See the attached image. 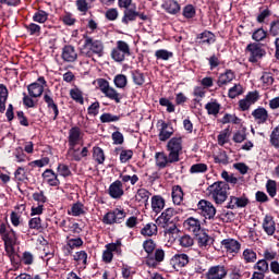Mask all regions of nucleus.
Here are the masks:
<instances>
[{"label":"nucleus","instance_id":"nucleus-1","mask_svg":"<svg viewBox=\"0 0 279 279\" xmlns=\"http://www.w3.org/2000/svg\"><path fill=\"white\" fill-rule=\"evenodd\" d=\"M82 56L86 58H101L104 56V41L86 36L81 48Z\"/></svg>","mask_w":279,"mask_h":279},{"label":"nucleus","instance_id":"nucleus-2","mask_svg":"<svg viewBox=\"0 0 279 279\" xmlns=\"http://www.w3.org/2000/svg\"><path fill=\"white\" fill-rule=\"evenodd\" d=\"M0 235L2 241L4 242V250L12 258L14 256V246L16 245V232L14 230L10 229V227L5 226V223L0 225Z\"/></svg>","mask_w":279,"mask_h":279},{"label":"nucleus","instance_id":"nucleus-3","mask_svg":"<svg viewBox=\"0 0 279 279\" xmlns=\"http://www.w3.org/2000/svg\"><path fill=\"white\" fill-rule=\"evenodd\" d=\"M207 191L216 204H223L228 199V183L226 182H215L208 186Z\"/></svg>","mask_w":279,"mask_h":279},{"label":"nucleus","instance_id":"nucleus-4","mask_svg":"<svg viewBox=\"0 0 279 279\" xmlns=\"http://www.w3.org/2000/svg\"><path fill=\"white\" fill-rule=\"evenodd\" d=\"M130 54V45L123 40H118L116 47L111 51V58L114 62H123L125 57Z\"/></svg>","mask_w":279,"mask_h":279},{"label":"nucleus","instance_id":"nucleus-5","mask_svg":"<svg viewBox=\"0 0 279 279\" xmlns=\"http://www.w3.org/2000/svg\"><path fill=\"white\" fill-rule=\"evenodd\" d=\"M246 53H248V62L256 64V62L265 58L267 51L263 49V46H260V44L253 43L247 45Z\"/></svg>","mask_w":279,"mask_h":279},{"label":"nucleus","instance_id":"nucleus-6","mask_svg":"<svg viewBox=\"0 0 279 279\" xmlns=\"http://www.w3.org/2000/svg\"><path fill=\"white\" fill-rule=\"evenodd\" d=\"M167 151L170 158H174L177 162H180V153L182 151V136L170 138L167 144Z\"/></svg>","mask_w":279,"mask_h":279},{"label":"nucleus","instance_id":"nucleus-7","mask_svg":"<svg viewBox=\"0 0 279 279\" xmlns=\"http://www.w3.org/2000/svg\"><path fill=\"white\" fill-rule=\"evenodd\" d=\"M125 210L123 209H114L112 211L107 213L102 217V223L106 226H114V223H123V219H125Z\"/></svg>","mask_w":279,"mask_h":279},{"label":"nucleus","instance_id":"nucleus-8","mask_svg":"<svg viewBox=\"0 0 279 279\" xmlns=\"http://www.w3.org/2000/svg\"><path fill=\"white\" fill-rule=\"evenodd\" d=\"M106 250L102 253L104 263H112L114 254L121 255V240H117L114 243L106 244Z\"/></svg>","mask_w":279,"mask_h":279},{"label":"nucleus","instance_id":"nucleus-9","mask_svg":"<svg viewBox=\"0 0 279 279\" xmlns=\"http://www.w3.org/2000/svg\"><path fill=\"white\" fill-rule=\"evenodd\" d=\"M197 208L199 214L205 217V219H215V215H217V209L213 205V203L208 201H199L197 204Z\"/></svg>","mask_w":279,"mask_h":279},{"label":"nucleus","instance_id":"nucleus-10","mask_svg":"<svg viewBox=\"0 0 279 279\" xmlns=\"http://www.w3.org/2000/svg\"><path fill=\"white\" fill-rule=\"evenodd\" d=\"M155 162L158 169H167V167H171L174 162H178L171 155H167L165 153H156Z\"/></svg>","mask_w":279,"mask_h":279},{"label":"nucleus","instance_id":"nucleus-11","mask_svg":"<svg viewBox=\"0 0 279 279\" xmlns=\"http://www.w3.org/2000/svg\"><path fill=\"white\" fill-rule=\"evenodd\" d=\"M228 276V269L223 265L213 266L206 274L207 279H223Z\"/></svg>","mask_w":279,"mask_h":279},{"label":"nucleus","instance_id":"nucleus-12","mask_svg":"<svg viewBox=\"0 0 279 279\" xmlns=\"http://www.w3.org/2000/svg\"><path fill=\"white\" fill-rule=\"evenodd\" d=\"M82 141H83L82 129H80V126H74L70 129L69 136H68L69 147H75L76 145H80Z\"/></svg>","mask_w":279,"mask_h":279},{"label":"nucleus","instance_id":"nucleus-13","mask_svg":"<svg viewBox=\"0 0 279 279\" xmlns=\"http://www.w3.org/2000/svg\"><path fill=\"white\" fill-rule=\"evenodd\" d=\"M84 245V240L82 238H66V244L64 246L65 256H71L73 254V250H77Z\"/></svg>","mask_w":279,"mask_h":279},{"label":"nucleus","instance_id":"nucleus-14","mask_svg":"<svg viewBox=\"0 0 279 279\" xmlns=\"http://www.w3.org/2000/svg\"><path fill=\"white\" fill-rule=\"evenodd\" d=\"M108 193L112 199H121L124 195L123 183L120 180L114 181L110 184Z\"/></svg>","mask_w":279,"mask_h":279},{"label":"nucleus","instance_id":"nucleus-15","mask_svg":"<svg viewBox=\"0 0 279 279\" xmlns=\"http://www.w3.org/2000/svg\"><path fill=\"white\" fill-rule=\"evenodd\" d=\"M175 215V209L167 208L158 218L157 223L162 228H167L169 223H173V217Z\"/></svg>","mask_w":279,"mask_h":279},{"label":"nucleus","instance_id":"nucleus-16","mask_svg":"<svg viewBox=\"0 0 279 279\" xmlns=\"http://www.w3.org/2000/svg\"><path fill=\"white\" fill-rule=\"evenodd\" d=\"M61 58L63 62H75L77 60V50L71 45H66L62 48Z\"/></svg>","mask_w":279,"mask_h":279},{"label":"nucleus","instance_id":"nucleus-17","mask_svg":"<svg viewBox=\"0 0 279 279\" xmlns=\"http://www.w3.org/2000/svg\"><path fill=\"white\" fill-rule=\"evenodd\" d=\"M183 226L185 230L189 232H193V234L197 235L199 234V231L202 230V222L197 218L190 217L184 222Z\"/></svg>","mask_w":279,"mask_h":279},{"label":"nucleus","instance_id":"nucleus-18","mask_svg":"<svg viewBox=\"0 0 279 279\" xmlns=\"http://www.w3.org/2000/svg\"><path fill=\"white\" fill-rule=\"evenodd\" d=\"M68 156H70L71 160L80 162L82 158H86V156H88V148L83 147V149L80 150V148H75V146H70L68 150Z\"/></svg>","mask_w":279,"mask_h":279},{"label":"nucleus","instance_id":"nucleus-19","mask_svg":"<svg viewBox=\"0 0 279 279\" xmlns=\"http://www.w3.org/2000/svg\"><path fill=\"white\" fill-rule=\"evenodd\" d=\"M247 204H250V198H247L246 196H231L227 208H230L231 210H234V208H245Z\"/></svg>","mask_w":279,"mask_h":279},{"label":"nucleus","instance_id":"nucleus-20","mask_svg":"<svg viewBox=\"0 0 279 279\" xmlns=\"http://www.w3.org/2000/svg\"><path fill=\"white\" fill-rule=\"evenodd\" d=\"M258 101V93H248L244 99L239 101L241 110H250L251 106H254Z\"/></svg>","mask_w":279,"mask_h":279},{"label":"nucleus","instance_id":"nucleus-21","mask_svg":"<svg viewBox=\"0 0 279 279\" xmlns=\"http://www.w3.org/2000/svg\"><path fill=\"white\" fill-rule=\"evenodd\" d=\"M41 177L49 186H60V179H58V174L53 170L46 169Z\"/></svg>","mask_w":279,"mask_h":279},{"label":"nucleus","instance_id":"nucleus-22","mask_svg":"<svg viewBox=\"0 0 279 279\" xmlns=\"http://www.w3.org/2000/svg\"><path fill=\"white\" fill-rule=\"evenodd\" d=\"M221 245L225 246V250H227L229 254H239L241 251V243L234 239H225L222 240Z\"/></svg>","mask_w":279,"mask_h":279},{"label":"nucleus","instance_id":"nucleus-23","mask_svg":"<svg viewBox=\"0 0 279 279\" xmlns=\"http://www.w3.org/2000/svg\"><path fill=\"white\" fill-rule=\"evenodd\" d=\"M173 126L167 122H161L159 131V141H169L170 136H173Z\"/></svg>","mask_w":279,"mask_h":279},{"label":"nucleus","instance_id":"nucleus-24","mask_svg":"<svg viewBox=\"0 0 279 279\" xmlns=\"http://www.w3.org/2000/svg\"><path fill=\"white\" fill-rule=\"evenodd\" d=\"M263 229L268 234V236H274L276 232V222L271 216H265L263 222Z\"/></svg>","mask_w":279,"mask_h":279},{"label":"nucleus","instance_id":"nucleus-25","mask_svg":"<svg viewBox=\"0 0 279 279\" xmlns=\"http://www.w3.org/2000/svg\"><path fill=\"white\" fill-rule=\"evenodd\" d=\"M190 260L189 255L182 253V254H175L172 258H171V265H173V267H186L187 263Z\"/></svg>","mask_w":279,"mask_h":279},{"label":"nucleus","instance_id":"nucleus-26","mask_svg":"<svg viewBox=\"0 0 279 279\" xmlns=\"http://www.w3.org/2000/svg\"><path fill=\"white\" fill-rule=\"evenodd\" d=\"M172 202L175 206H180L184 202V192L182 191V186L174 185L172 187Z\"/></svg>","mask_w":279,"mask_h":279},{"label":"nucleus","instance_id":"nucleus-27","mask_svg":"<svg viewBox=\"0 0 279 279\" xmlns=\"http://www.w3.org/2000/svg\"><path fill=\"white\" fill-rule=\"evenodd\" d=\"M205 110H207V114L211 117H217V114H219V111L221 110V104H219L215 99H211L205 105Z\"/></svg>","mask_w":279,"mask_h":279},{"label":"nucleus","instance_id":"nucleus-28","mask_svg":"<svg viewBox=\"0 0 279 279\" xmlns=\"http://www.w3.org/2000/svg\"><path fill=\"white\" fill-rule=\"evenodd\" d=\"M235 75L232 72V70H227L225 73L220 74L218 77V86H228V84H230V82H232V80H234Z\"/></svg>","mask_w":279,"mask_h":279},{"label":"nucleus","instance_id":"nucleus-29","mask_svg":"<svg viewBox=\"0 0 279 279\" xmlns=\"http://www.w3.org/2000/svg\"><path fill=\"white\" fill-rule=\"evenodd\" d=\"M28 95L31 97H40L45 93V86L38 83H32L27 86Z\"/></svg>","mask_w":279,"mask_h":279},{"label":"nucleus","instance_id":"nucleus-30","mask_svg":"<svg viewBox=\"0 0 279 279\" xmlns=\"http://www.w3.org/2000/svg\"><path fill=\"white\" fill-rule=\"evenodd\" d=\"M255 121L257 123H266L267 119H269V113H267V110L265 108H257L252 112Z\"/></svg>","mask_w":279,"mask_h":279},{"label":"nucleus","instance_id":"nucleus-31","mask_svg":"<svg viewBox=\"0 0 279 279\" xmlns=\"http://www.w3.org/2000/svg\"><path fill=\"white\" fill-rule=\"evenodd\" d=\"M162 8L168 14H178L180 12V4L174 0H166Z\"/></svg>","mask_w":279,"mask_h":279},{"label":"nucleus","instance_id":"nucleus-32","mask_svg":"<svg viewBox=\"0 0 279 279\" xmlns=\"http://www.w3.org/2000/svg\"><path fill=\"white\" fill-rule=\"evenodd\" d=\"M44 101L47 104L49 110H52L54 114L53 121H56V119H58V116L60 114V111L58 110V105H56L53 98L49 94L44 95Z\"/></svg>","mask_w":279,"mask_h":279},{"label":"nucleus","instance_id":"nucleus-33","mask_svg":"<svg viewBox=\"0 0 279 279\" xmlns=\"http://www.w3.org/2000/svg\"><path fill=\"white\" fill-rule=\"evenodd\" d=\"M151 208L157 215L159 213H162V209L165 208V198H162V196H158V195L153 196Z\"/></svg>","mask_w":279,"mask_h":279},{"label":"nucleus","instance_id":"nucleus-34","mask_svg":"<svg viewBox=\"0 0 279 279\" xmlns=\"http://www.w3.org/2000/svg\"><path fill=\"white\" fill-rule=\"evenodd\" d=\"M201 45H213L215 35L211 32L205 31L197 36Z\"/></svg>","mask_w":279,"mask_h":279},{"label":"nucleus","instance_id":"nucleus-35","mask_svg":"<svg viewBox=\"0 0 279 279\" xmlns=\"http://www.w3.org/2000/svg\"><path fill=\"white\" fill-rule=\"evenodd\" d=\"M165 260V251L162 248H158L155 251V259L154 257H148V265H151L153 267H156L158 263H162Z\"/></svg>","mask_w":279,"mask_h":279},{"label":"nucleus","instance_id":"nucleus-36","mask_svg":"<svg viewBox=\"0 0 279 279\" xmlns=\"http://www.w3.org/2000/svg\"><path fill=\"white\" fill-rule=\"evenodd\" d=\"M116 151H120V162L125 163L132 160L134 151L132 149L116 148Z\"/></svg>","mask_w":279,"mask_h":279},{"label":"nucleus","instance_id":"nucleus-37","mask_svg":"<svg viewBox=\"0 0 279 279\" xmlns=\"http://www.w3.org/2000/svg\"><path fill=\"white\" fill-rule=\"evenodd\" d=\"M5 101H8V87L0 84V112H5Z\"/></svg>","mask_w":279,"mask_h":279},{"label":"nucleus","instance_id":"nucleus-38","mask_svg":"<svg viewBox=\"0 0 279 279\" xmlns=\"http://www.w3.org/2000/svg\"><path fill=\"white\" fill-rule=\"evenodd\" d=\"M141 234H143V236H154V234H158V227L156 223H147L141 230Z\"/></svg>","mask_w":279,"mask_h":279},{"label":"nucleus","instance_id":"nucleus-39","mask_svg":"<svg viewBox=\"0 0 279 279\" xmlns=\"http://www.w3.org/2000/svg\"><path fill=\"white\" fill-rule=\"evenodd\" d=\"M85 213L86 211L84 210V204L77 202L72 205L71 210L69 211V215H72V217H80Z\"/></svg>","mask_w":279,"mask_h":279},{"label":"nucleus","instance_id":"nucleus-40","mask_svg":"<svg viewBox=\"0 0 279 279\" xmlns=\"http://www.w3.org/2000/svg\"><path fill=\"white\" fill-rule=\"evenodd\" d=\"M70 97L76 101V104H81V106H84V94L80 88L75 87L70 90Z\"/></svg>","mask_w":279,"mask_h":279},{"label":"nucleus","instance_id":"nucleus-41","mask_svg":"<svg viewBox=\"0 0 279 279\" xmlns=\"http://www.w3.org/2000/svg\"><path fill=\"white\" fill-rule=\"evenodd\" d=\"M196 236H197V243L199 247H208L213 243L208 234L205 232L197 233Z\"/></svg>","mask_w":279,"mask_h":279},{"label":"nucleus","instance_id":"nucleus-42","mask_svg":"<svg viewBox=\"0 0 279 279\" xmlns=\"http://www.w3.org/2000/svg\"><path fill=\"white\" fill-rule=\"evenodd\" d=\"M132 80L136 86H143L145 84V74H143L138 70H134L131 72Z\"/></svg>","mask_w":279,"mask_h":279},{"label":"nucleus","instance_id":"nucleus-43","mask_svg":"<svg viewBox=\"0 0 279 279\" xmlns=\"http://www.w3.org/2000/svg\"><path fill=\"white\" fill-rule=\"evenodd\" d=\"M149 191L145 190V189H140L135 195V199L136 202H138L140 204H146V202L149 201Z\"/></svg>","mask_w":279,"mask_h":279},{"label":"nucleus","instance_id":"nucleus-44","mask_svg":"<svg viewBox=\"0 0 279 279\" xmlns=\"http://www.w3.org/2000/svg\"><path fill=\"white\" fill-rule=\"evenodd\" d=\"M105 97H108V99H111L112 101H116V104H121V94L117 92L113 87H110L107 93L105 94Z\"/></svg>","mask_w":279,"mask_h":279},{"label":"nucleus","instance_id":"nucleus-45","mask_svg":"<svg viewBox=\"0 0 279 279\" xmlns=\"http://www.w3.org/2000/svg\"><path fill=\"white\" fill-rule=\"evenodd\" d=\"M136 16H138V12L132 10V9H126L124 11V16L122 17V23H130V21H136Z\"/></svg>","mask_w":279,"mask_h":279},{"label":"nucleus","instance_id":"nucleus-46","mask_svg":"<svg viewBox=\"0 0 279 279\" xmlns=\"http://www.w3.org/2000/svg\"><path fill=\"white\" fill-rule=\"evenodd\" d=\"M266 191L270 197H276L278 193V185L276 181L274 180H268L266 183Z\"/></svg>","mask_w":279,"mask_h":279},{"label":"nucleus","instance_id":"nucleus-47","mask_svg":"<svg viewBox=\"0 0 279 279\" xmlns=\"http://www.w3.org/2000/svg\"><path fill=\"white\" fill-rule=\"evenodd\" d=\"M15 182H27V172H25V168L19 167L14 172Z\"/></svg>","mask_w":279,"mask_h":279},{"label":"nucleus","instance_id":"nucleus-48","mask_svg":"<svg viewBox=\"0 0 279 279\" xmlns=\"http://www.w3.org/2000/svg\"><path fill=\"white\" fill-rule=\"evenodd\" d=\"M117 88H125L128 86V76L124 74H118L113 78Z\"/></svg>","mask_w":279,"mask_h":279},{"label":"nucleus","instance_id":"nucleus-49","mask_svg":"<svg viewBox=\"0 0 279 279\" xmlns=\"http://www.w3.org/2000/svg\"><path fill=\"white\" fill-rule=\"evenodd\" d=\"M221 123H223V125H226V123H233V125H239L241 123V119H239V117L235 114L227 113L221 119Z\"/></svg>","mask_w":279,"mask_h":279},{"label":"nucleus","instance_id":"nucleus-50","mask_svg":"<svg viewBox=\"0 0 279 279\" xmlns=\"http://www.w3.org/2000/svg\"><path fill=\"white\" fill-rule=\"evenodd\" d=\"M48 19L49 13L43 10L37 11L33 16V21H35V23H46Z\"/></svg>","mask_w":279,"mask_h":279},{"label":"nucleus","instance_id":"nucleus-51","mask_svg":"<svg viewBox=\"0 0 279 279\" xmlns=\"http://www.w3.org/2000/svg\"><path fill=\"white\" fill-rule=\"evenodd\" d=\"M208 166L206 163H194L190 168V173H206Z\"/></svg>","mask_w":279,"mask_h":279},{"label":"nucleus","instance_id":"nucleus-52","mask_svg":"<svg viewBox=\"0 0 279 279\" xmlns=\"http://www.w3.org/2000/svg\"><path fill=\"white\" fill-rule=\"evenodd\" d=\"M119 119H121V117L114 116L112 113H102L100 116L101 123H114L119 121Z\"/></svg>","mask_w":279,"mask_h":279},{"label":"nucleus","instance_id":"nucleus-53","mask_svg":"<svg viewBox=\"0 0 279 279\" xmlns=\"http://www.w3.org/2000/svg\"><path fill=\"white\" fill-rule=\"evenodd\" d=\"M243 258L245 263H255L256 262V252L252 248H246L243 252Z\"/></svg>","mask_w":279,"mask_h":279},{"label":"nucleus","instance_id":"nucleus-54","mask_svg":"<svg viewBox=\"0 0 279 279\" xmlns=\"http://www.w3.org/2000/svg\"><path fill=\"white\" fill-rule=\"evenodd\" d=\"M253 40L256 43H260L262 40H265L267 38V32L263 28H257L253 35H252Z\"/></svg>","mask_w":279,"mask_h":279},{"label":"nucleus","instance_id":"nucleus-55","mask_svg":"<svg viewBox=\"0 0 279 279\" xmlns=\"http://www.w3.org/2000/svg\"><path fill=\"white\" fill-rule=\"evenodd\" d=\"M157 60H169V58H173V52L160 49L155 52Z\"/></svg>","mask_w":279,"mask_h":279},{"label":"nucleus","instance_id":"nucleus-56","mask_svg":"<svg viewBox=\"0 0 279 279\" xmlns=\"http://www.w3.org/2000/svg\"><path fill=\"white\" fill-rule=\"evenodd\" d=\"M94 159L97 160L98 165H104L106 160V155L104 154V149L97 147L94 149Z\"/></svg>","mask_w":279,"mask_h":279},{"label":"nucleus","instance_id":"nucleus-57","mask_svg":"<svg viewBox=\"0 0 279 279\" xmlns=\"http://www.w3.org/2000/svg\"><path fill=\"white\" fill-rule=\"evenodd\" d=\"M28 228L31 230H40L43 228V220L40 219V217L32 218L28 221Z\"/></svg>","mask_w":279,"mask_h":279},{"label":"nucleus","instance_id":"nucleus-58","mask_svg":"<svg viewBox=\"0 0 279 279\" xmlns=\"http://www.w3.org/2000/svg\"><path fill=\"white\" fill-rule=\"evenodd\" d=\"M254 269H258L259 274H266L269 271V264L266 259H260L255 264Z\"/></svg>","mask_w":279,"mask_h":279},{"label":"nucleus","instance_id":"nucleus-59","mask_svg":"<svg viewBox=\"0 0 279 279\" xmlns=\"http://www.w3.org/2000/svg\"><path fill=\"white\" fill-rule=\"evenodd\" d=\"M57 172L62 178H69V175H71V169L69 168V166H66L64 163L58 165Z\"/></svg>","mask_w":279,"mask_h":279},{"label":"nucleus","instance_id":"nucleus-60","mask_svg":"<svg viewBox=\"0 0 279 279\" xmlns=\"http://www.w3.org/2000/svg\"><path fill=\"white\" fill-rule=\"evenodd\" d=\"M26 31L31 36H39L40 35V25L31 23L25 26Z\"/></svg>","mask_w":279,"mask_h":279},{"label":"nucleus","instance_id":"nucleus-61","mask_svg":"<svg viewBox=\"0 0 279 279\" xmlns=\"http://www.w3.org/2000/svg\"><path fill=\"white\" fill-rule=\"evenodd\" d=\"M143 247L149 256L150 254L154 253V250H156V243L154 242V240L149 239V240L144 241Z\"/></svg>","mask_w":279,"mask_h":279},{"label":"nucleus","instance_id":"nucleus-62","mask_svg":"<svg viewBox=\"0 0 279 279\" xmlns=\"http://www.w3.org/2000/svg\"><path fill=\"white\" fill-rule=\"evenodd\" d=\"M270 143L274 147H279V125L272 130L270 134Z\"/></svg>","mask_w":279,"mask_h":279},{"label":"nucleus","instance_id":"nucleus-63","mask_svg":"<svg viewBox=\"0 0 279 279\" xmlns=\"http://www.w3.org/2000/svg\"><path fill=\"white\" fill-rule=\"evenodd\" d=\"M179 243L181 247H192L194 240L191 238V235H183L180 238Z\"/></svg>","mask_w":279,"mask_h":279},{"label":"nucleus","instance_id":"nucleus-64","mask_svg":"<svg viewBox=\"0 0 279 279\" xmlns=\"http://www.w3.org/2000/svg\"><path fill=\"white\" fill-rule=\"evenodd\" d=\"M243 93V87L241 85H234L229 89L230 99H234V97H239Z\"/></svg>","mask_w":279,"mask_h":279}]
</instances>
